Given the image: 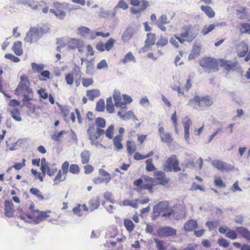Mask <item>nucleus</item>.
<instances>
[{
    "instance_id": "3c124183",
    "label": "nucleus",
    "mask_w": 250,
    "mask_h": 250,
    "mask_svg": "<svg viewBox=\"0 0 250 250\" xmlns=\"http://www.w3.org/2000/svg\"><path fill=\"white\" fill-rule=\"evenodd\" d=\"M80 170V167L77 164H72L70 166L69 171L74 174H78Z\"/></svg>"
},
{
    "instance_id": "79ce46f5",
    "label": "nucleus",
    "mask_w": 250,
    "mask_h": 250,
    "mask_svg": "<svg viewBox=\"0 0 250 250\" xmlns=\"http://www.w3.org/2000/svg\"><path fill=\"white\" fill-rule=\"evenodd\" d=\"M95 124L97 127L104 128L106 125L105 120L102 117H98L95 119Z\"/></svg>"
},
{
    "instance_id": "774afa93",
    "label": "nucleus",
    "mask_w": 250,
    "mask_h": 250,
    "mask_svg": "<svg viewBox=\"0 0 250 250\" xmlns=\"http://www.w3.org/2000/svg\"><path fill=\"white\" fill-rule=\"evenodd\" d=\"M218 244L220 246L223 247L224 248H227L229 243L228 241L224 238H220L218 240Z\"/></svg>"
},
{
    "instance_id": "6ab92c4d",
    "label": "nucleus",
    "mask_w": 250,
    "mask_h": 250,
    "mask_svg": "<svg viewBox=\"0 0 250 250\" xmlns=\"http://www.w3.org/2000/svg\"><path fill=\"white\" fill-rule=\"evenodd\" d=\"M89 209L90 211H93L97 209L100 206V202L99 197L96 196L93 197L89 202Z\"/></svg>"
},
{
    "instance_id": "2eb2a0df",
    "label": "nucleus",
    "mask_w": 250,
    "mask_h": 250,
    "mask_svg": "<svg viewBox=\"0 0 250 250\" xmlns=\"http://www.w3.org/2000/svg\"><path fill=\"white\" fill-rule=\"evenodd\" d=\"M198 227V223L194 220H189L185 222L184 225V229L186 231H191L196 229Z\"/></svg>"
},
{
    "instance_id": "864d4df0",
    "label": "nucleus",
    "mask_w": 250,
    "mask_h": 250,
    "mask_svg": "<svg viewBox=\"0 0 250 250\" xmlns=\"http://www.w3.org/2000/svg\"><path fill=\"white\" fill-rule=\"evenodd\" d=\"M78 34H80L82 36H84L85 34L88 33L90 32L89 28L84 27L81 26L78 29Z\"/></svg>"
},
{
    "instance_id": "4468645a",
    "label": "nucleus",
    "mask_w": 250,
    "mask_h": 250,
    "mask_svg": "<svg viewBox=\"0 0 250 250\" xmlns=\"http://www.w3.org/2000/svg\"><path fill=\"white\" fill-rule=\"evenodd\" d=\"M155 178L159 181V184L162 185H165L167 184L168 181L166 178V174L162 171H156L154 173Z\"/></svg>"
},
{
    "instance_id": "393cba45",
    "label": "nucleus",
    "mask_w": 250,
    "mask_h": 250,
    "mask_svg": "<svg viewBox=\"0 0 250 250\" xmlns=\"http://www.w3.org/2000/svg\"><path fill=\"white\" fill-rule=\"evenodd\" d=\"M191 124V122L189 119H188L186 122L184 123V137L187 142H188L189 138V128L190 125Z\"/></svg>"
},
{
    "instance_id": "ea45409f",
    "label": "nucleus",
    "mask_w": 250,
    "mask_h": 250,
    "mask_svg": "<svg viewBox=\"0 0 250 250\" xmlns=\"http://www.w3.org/2000/svg\"><path fill=\"white\" fill-rule=\"evenodd\" d=\"M215 26L216 25L214 24H211L208 26L205 25L201 31V33L203 35H206L208 33L212 31L215 28Z\"/></svg>"
},
{
    "instance_id": "4d7b16f0",
    "label": "nucleus",
    "mask_w": 250,
    "mask_h": 250,
    "mask_svg": "<svg viewBox=\"0 0 250 250\" xmlns=\"http://www.w3.org/2000/svg\"><path fill=\"white\" fill-rule=\"evenodd\" d=\"M133 113V111L129 110L125 113L123 114V116L121 117V119L125 121L131 119L132 118Z\"/></svg>"
},
{
    "instance_id": "5701e85b",
    "label": "nucleus",
    "mask_w": 250,
    "mask_h": 250,
    "mask_svg": "<svg viewBox=\"0 0 250 250\" xmlns=\"http://www.w3.org/2000/svg\"><path fill=\"white\" fill-rule=\"evenodd\" d=\"M248 51V46L246 43H242L237 50L238 56L239 57H243L246 56Z\"/></svg>"
},
{
    "instance_id": "473e14b6",
    "label": "nucleus",
    "mask_w": 250,
    "mask_h": 250,
    "mask_svg": "<svg viewBox=\"0 0 250 250\" xmlns=\"http://www.w3.org/2000/svg\"><path fill=\"white\" fill-rule=\"evenodd\" d=\"M99 173L101 177H104L105 180V184H107L111 179L110 174L103 168H100Z\"/></svg>"
},
{
    "instance_id": "58836bf2",
    "label": "nucleus",
    "mask_w": 250,
    "mask_h": 250,
    "mask_svg": "<svg viewBox=\"0 0 250 250\" xmlns=\"http://www.w3.org/2000/svg\"><path fill=\"white\" fill-rule=\"evenodd\" d=\"M31 67L34 71L39 73L44 69V66L42 63L38 64L35 62H32L31 63Z\"/></svg>"
},
{
    "instance_id": "5fc2aeb1",
    "label": "nucleus",
    "mask_w": 250,
    "mask_h": 250,
    "mask_svg": "<svg viewBox=\"0 0 250 250\" xmlns=\"http://www.w3.org/2000/svg\"><path fill=\"white\" fill-rule=\"evenodd\" d=\"M217 221H207L206 225L208 227L209 231L212 230L218 225Z\"/></svg>"
},
{
    "instance_id": "09e8293b",
    "label": "nucleus",
    "mask_w": 250,
    "mask_h": 250,
    "mask_svg": "<svg viewBox=\"0 0 250 250\" xmlns=\"http://www.w3.org/2000/svg\"><path fill=\"white\" fill-rule=\"evenodd\" d=\"M50 12L54 14L55 16L60 20H63L65 17V13L64 11L57 12L54 9H50Z\"/></svg>"
},
{
    "instance_id": "c9c22d12",
    "label": "nucleus",
    "mask_w": 250,
    "mask_h": 250,
    "mask_svg": "<svg viewBox=\"0 0 250 250\" xmlns=\"http://www.w3.org/2000/svg\"><path fill=\"white\" fill-rule=\"evenodd\" d=\"M161 138V141L163 143H171L173 139L169 133L166 132L162 135L160 136Z\"/></svg>"
},
{
    "instance_id": "49530a36",
    "label": "nucleus",
    "mask_w": 250,
    "mask_h": 250,
    "mask_svg": "<svg viewBox=\"0 0 250 250\" xmlns=\"http://www.w3.org/2000/svg\"><path fill=\"white\" fill-rule=\"evenodd\" d=\"M240 31L242 33H247L250 35V24L249 23H243L241 25Z\"/></svg>"
},
{
    "instance_id": "a19ab883",
    "label": "nucleus",
    "mask_w": 250,
    "mask_h": 250,
    "mask_svg": "<svg viewBox=\"0 0 250 250\" xmlns=\"http://www.w3.org/2000/svg\"><path fill=\"white\" fill-rule=\"evenodd\" d=\"M146 169L147 171H153L156 169L155 167L153 164V160L152 159H148L146 160Z\"/></svg>"
},
{
    "instance_id": "ddd939ff",
    "label": "nucleus",
    "mask_w": 250,
    "mask_h": 250,
    "mask_svg": "<svg viewBox=\"0 0 250 250\" xmlns=\"http://www.w3.org/2000/svg\"><path fill=\"white\" fill-rule=\"evenodd\" d=\"M5 215L8 217H12L14 215V205L11 201L6 200L4 205Z\"/></svg>"
},
{
    "instance_id": "052dcab7",
    "label": "nucleus",
    "mask_w": 250,
    "mask_h": 250,
    "mask_svg": "<svg viewBox=\"0 0 250 250\" xmlns=\"http://www.w3.org/2000/svg\"><path fill=\"white\" fill-rule=\"evenodd\" d=\"M69 164L68 161H65L62 166V172L63 175H66L68 172Z\"/></svg>"
},
{
    "instance_id": "1a4fd4ad",
    "label": "nucleus",
    "mask_w": 250,
    "mask_h": 250,
    "mask_svg": "<svg viewBox=\"0 0 250 250\" xmlns=\"http://www.w3.org/2000/svg\"><path fill=\"white\" fill-rule=\"evenodd\" d=\"M157 232L160 237L173 236L176 234V230L170 227H162L158 229Z\"/></svg>"
},
{
    "instance_id": "aec40b11",
    "label": "nucleus",
    "mask_w": 250,
    "mask_h": 250,
    "mask_svg": "<svg viewBox=\"0 0 250 250\" xmlns=\"http://www.w3.org/2000/svg\"><path fill=\"white\" fill-rule=\"evenodd\" d=\"M38 212L39 213V214L34 219V221L36 224L40 223L42 220L44 219V218L49 217V215H48V214H49L51 212V211L49 210L42 211H40L39 210V212Z\"/></svg>"
},
{
    "instance_id": "9b49d317",
    "label": "nucleus",
    "mask_w": 250,
    "mask_h": 250,
    "mask_svg": "<svg viewBox=\"0 0 250 250\" xmlns=\"http://www.w3.org/2000/svg\"><path fill=\"white\" fill-rule=\"evenodd\" d=\"M168 203L167 201L161 202L154 206L153 209V217H157L163 210L167 209Z\"/></svg>"
},
{
    "instance_id": "a211bd4d",
    "label": "nucleus",
    "mask_w": 250,
    "mask_h": 250,
    "mask_svg": "<svg viewBox=\"0 0 250 250\" xmlns=\"http://www.w3.org/2000/svg\"><path fill=\"white\" fill-rule=\"evenodd\" d=\"M237 232L246 240L250 241V231L243 227H239L236 228Z\"/></svg>"
},
{
    "instance_id": "37998d69",
    "label": "nucleus",
    "mask_w": 250,
    "mask_h": 250,
    "mask_svg": "<svg viewBox=\"0 0 250 250\" xmlns=\"http://www.w3.org/2000/svg\"><path fill=\"white\" fill-rule=\"evenodd\" d=\"M104 100L101 99L97 102L96 104V110L98 112H102L104 110Z\"/></svg>"
},
{
    "instance_id": "0eeeda50",
    "label": "nucleus",
    "mask_w": 250,
    "mask_h": 250,
    "mask_svg": "<svg viewBox=\"0 0 250 250\" xmlns=\"http://www.w3.org/2000/svg\"><path fill=\"white\" fill-rule=\"evenodd\" d=\"M138 29L135 25H129L126 27L125 30L123 32L122 36V40L124 42H128L133 36V35L138 32Z\"/></svg>"
},
{
    "instance_id": "7c9ffc66",
    "label": "nucleus",
    "mask_w": 250,
    "mask_h": 250,
    "mask_svg": "<svg viewBox=\"0 0 250 250\" xmlns=\"http://www.w3.org/2000/svg\"><path fill=\"white\" fill-rule=\"evenodd\" d=\"M200 51V48L197 45H194L191 53L189 55L188 59L189 60L194 59L198 57L199 55V52Z\"/></svg>"
},
{
    "instance_id": "f704fd0d",
    "label": "nucleus",
    "mask_w": 250,
    "mask_h": 250,
    "mask_svg": "<svg viewBox=\"0 0 250 250\" xmlns=\"http://www.w3.org/2000/svg\"><path fill=\"white\" fill-rule=\"evenodd\" d=\"M69 4L67 3H60L59 2H54V6L57 12L63 11L64 9L68 8Z\"/></svg>"
},
{
    "instance_id": "603ef678",
    "label": "nucleus",
    "mask_w": 250,
    "mask_h": 250,
    "mask_svg": "<svg viewBox=\"0 0 250 250\" xmlns=\"http://www.w3.org/2000/svg\"><path fill=\"white\" fill-rule=\"evenodd\" d=\"M226 236L231 240H235L237 238V235L234 230L229 229L226 233Z\"/></svg>"
},
{
    "instance_id": "69168bd1",
    "label": "nucleus",
    "mask_w": 250,
    "mask_h": 250,
    "mask_svg": "<svg viewBox=\"0 0 250 250\" xmlns=\"http://www.w3.org/2000/svg\"><path fill=\"white\" fill-rule=\"evenodd\" d=\"M156 22L163 23V24H167L169 22V21L167 19V17L166 15H162L159 18L158 20L156 21Z\"/></svg>"
},
{
    "instance_id": "c85d7f7f",
    "label": "nucleus",
    "mask_w": 250,
    "mask_h": 250,
    "mask_svg": "<svg viewBox=\"0 0 250 250\" xmlns=\"http://www.w3.org/2000/svg\"><path fill=\"white\" fill-rule=\"evenodd\" d=\"M122 136L121 135H116L113 139V144L117 150H120L123 148V146L121 144Z\"/></svg>"
},
{
    "instance_id": "9d476101",
    "label": "nucleus",
    "mask_w": 250,
    "mask_h": 250,
    "mask_svg": "<svg viewBox=\"0 0 250 250\" xmlns=\"http://www.w3.org/2000/svg\"><path fill=\"white\" fill-rule=\"evenodd\" d=\"M212 166L221 171H229L232 169L231 165L220 160H213L212 162Z\"/></svg>"
},
{
    "instance_id": "f8f14e48",
    "label": "nucleus",
    "mask_w": 250,
    "mask_h": 250,
    "mask_svg": "<svg viewBox=\"0 0 250 250\" xmlns=\"http://www.w3.org/2000/svg\"><path fill=\"white\" fill-rule=\"evenodd\" d=\"M237 63V61L232 62L222 60L220 62V66L223 67L226 71H230L235 69Z\"/></svg>"
},
{
    "instance_id": "cd10ccee",
    "label": "nucleus",
    "mask_w": 250,
    "mask_h": 250,
    "mask_svg": "<svg viewBox=\"0 0 250 250\" xmlns=\"http://www.w3.org/2000/svg\"><path fill=\"white\" fill-rule=\"evenodd\" d=\"M100 92L98 89L89 90L86 91V96L90 100L93 101L95 98L100 96Z\"/></svg>"
},
{
    "instance_id": "13d9d810",
    "label": "nucleus",
    "mask_w": 250,
    "mask_h": 250,
    "mask_svg": "<svg viewBox=\"0 0 250 250\" xmlns=\"http://www.w3.org/2000/svg\"><path fill=\"white\" fill-rule=\"evenodd\" d=\"M6 59H9L15 62H20V59L18 57L14 56L12 54H6L4 56Z\"/></svg>"
},
{
    "instance_id": "e433bc0d",
    "label": "nucleus",
    "mask_w": 250,
    "mask_h": 250,
    "mask_svg": "<svg viewBox=\"0 0 250 250\" xmlns=\"http://www.w3.org/2000/svg\"><path fill=\"white\" fill-rule=\"evenodd\" d=\"M106 110L109 113L113 112L114 106L113 104L112 99L111 97L106 99Z\"/></svg>"
},
{
    "instance_id": "423d86ee",
    "label": "nucleus",
    "mask_w": 250,
    "mask_h": 250,
    "mask_svg": "<svg viewBox=\"0 0 250 250\" xmlns=\"http://www.w3.org/2000/svg\"><path fill=\"white\" fill-rule=\"evenodd\" d=\"M193 103H195L199 106H202L203 104L206 106H209L212 104L213 101L208 96L200 97L196 95L188 101V104Z\"/></svg>"
},
{
    "instance_id": "4c0bfd02",
    "label": "nucleus",
    "mask_w": 250,
    "mask_h": 250,
    "mask_svg": "<svg viewBox=\"0 0 250 250\" xmlns=\"http://www.w3.org/2000/svg\"><path fill=\"white\" fill-rule=\"evenodd\" d=\"M124 224L127 230L129 232H131L134 229L135 226L133 223L129 219H125Z\"/></svg>"
},
{
    "instance_id": "a18cd8bd",
    "label": "nucleus",
    "mask_w": 250,
    "mask_h": 250,
    "mask_svg": "<svg viewBox=\"0 0 250 250\" xmlns=\"http://www.w3.org/2000/svg\"><path fill=\"white\" fill-rule=\"evenodd\" d=\"M154 241L158 250H166V248L164 245V241L159 240L158 238H154Z\"/></svg>"
},
{
    "instance_id": "de8ad7c7",
    "label": "nucleus",
    "mask_w": 250,
    "mask_h": 250,
    "mask_svg": "<svg viewBox=\"0 0 250 250\" xmlns=\"http://www.w3.org/2000/svg\"><path fill=\"white\" fill-rule=\"evenodd\" d=\"M30 192L35 195L40 199L41 200L44 199V197L41 194V191L37 188H32L30 189Z\"/></svg>"
},
{
    "instance_id": "2f4dec72",
    "label": "nucleus",
    "mask_w": 250,
    "mask_h": 250,
    "mask_svg": "<svg viewBox=\"0 0 250 250\" xmlns=\"http://www.w3.org/2000/svg\"><path fill=\"white\" fill-rule=\"evenodd\" d=\"M62 172L61 170H59L57 174L54 179L53 185H57L60 182L65 181L66 179V176H62Z\"/></svg>"
},
{
    "instance_id": "bf43d9fd",
    "label": "nucleus",
    "mask_w": 250,
    "mask_h": 250,
    "mask_svg": "<svg viewBox=\"0 0 250 250\" xmlns=\"http://www.w3.org/2000/svg\"><path fill=\"white\" fill-rule=\"evenodd\" d=\"M82 84L83 86L87 87L93 83V80L92 78H83L82 80Z\"/></svg>"
},
{
    "instance_id": "7ed1b4c3",
    "label": "nucleus",
    "mask_w": 250,
    "mask_h": 250,
    "mask_svg": "<svg viewBox=\"0 0 250 250\" xmlns=\"http://www.w3.org/2000/svg\"><path fill=\"white\" fill-rule=\"evenodd\" d=\"M200 65L208 73L215 72L218 70L216 60L212 58H205L200 61Z\"/></svg>"
},
{
    "instance_id": "8fccbe9b",
    "label": "nucleus",
    "mask_w": 250,
    "mask_h": 250,
    "mask_svg": "<svg viewBox=\"0 0 250 250\" xmlns=\"http://www.w3.org/2000/svg\"><path fill=\"white\" fill-rule=\"evenodd\" d=\"M115 40L113 38H110L104 44V47L106 50L109 51L113 47Z\"/></svg>"
},
{
    "instance_id": "4be33fe9",
    "label": "nucleus",
    "mask_w": 250,
    "mask_h": 250,
    "mask_svg": "<svg viewBox=\"0 0 250 250\" xmlns=\"http://www.w3.org/2000/svg\"><path fill=\"white\" fill-rule=\"evenodd\" d=\"M147 39L145 41V47L154 44L156 35L154 33H148L146 34Z\"/></svg>"
},
{
    "instance_id": "72a5a7b5",
    "label": "nucleus",
    "mask_w": 250,
    "mask_h": 250,
    "mask_svg": "<svg viewBox=\"0 0 250 250\" xmlns=\"http://www.w3.org/2000/svg\"><path fill=\"white\" fill-rule=\"evenodd\" d=\"M136 62V59L135 57L133 55L131 52H128L124 57V59L122 60L123 63L125 64L129 62Z\"/></svg>"
},
{
    "instance_id": "680f3d73",
    "label": "nucleus",
    "mask_w": 250,
    "mask_h": 250,
    "mask_svg": "<svg viewBox=\"0 0 250 250\" xmlns=\"http://www.w3.org/2000/svg\"><path fill=\"white\" fill-rule=\"evenodd\" d=\"M65 133V131L62 130L57 133H55L51 136V139L55 141H59L60 137Z\"/></svg>"
},
{
    "instance_id": "c756f323",
    "label": "nucleus",
    "mask_w": 250,
    "mask_h": 250,
    "mask_svg": "<svg viewBox=\"0 0 250 250\" xmlns=\"http://www.w3.org/2000/svg\"><path fill=\"white\" fill-rule=\"evenodd\" d=\"M201 9L208 16L209 18H212L215 16V12L212 9L211 7L208 6H201Z\"/></svg>"
},
{
    "instance_id": "412c9836",
    "label": "nucleus",
    "mask_w": 250,
    "mask_h": 250,
    "mask_svg": "<svg viewBox=\"0 0 250 250\" xmlns=\"http://www.w3.org/2000/svg\"><path fill=\"white\" fill-rule=\"evenodd\" d=\"M21 41H17L14 43L12 47V50L17 56H21L23 53Z\"/></svg>"
},
{
    "instance_id": "f257e3e1",
    "label": "nucleus",
    "mask_w": 250,
    "mask_h": 250,
    "mask_svg": "<svg viewBox=\"0 0 250 250\" xmlns=\"http://www.w3.org/2000/svg\"><path fill=\"white\" fill-rule=\"evenodd\" d=\"M49 28L42 27H33L26 33L24 40L30 43L37 42L43 35L46 34Z\"/></svg>"
},
{
    "instance_id": "338daca9",
    "label": "nucleus",
    "mask_w": 250,
    "mask_h": 250,
    "mask_svg": "<svg viewBox=\"0 0 250 250\" xmlns=\"http://www.w3.org/2000/svg\"><path fill=\"white\" fill-rule=\"evenodd\" d=\"M65 79L66 82V83L69 85H71L73 83L74 81V77L73 74H67L65 75Z\"/></svg>"
},
{
    "instance_id": "6e6552de",
    "label": "nucleus",
    "mask_w": 250,
    "mask_h": 250,
    "mask_svg": "<svg viewBox=\"0 0 250 250\" xmlns=\"http://www.w3.org/2000/svg\"><path fill=\"white\" fill-rule=\"evenodd\" d=\"M83 46V41L81 39L71 38L68 41L67 48L69 50L77 49L79 52H82Z\"/></svg>"
},
{
    "instance_id": "f03ea898",
    "label": "nucleus",
    "mask_w": 250,
    "mask_h": 250,
    "mask_svg": "<svg viewBox=\"0 0 250 250\" xmlns=\"http://www.w3.org/2000/svg\"><path fill=\"white\" fill-rule=\"evenodd\" d=\"M21 81L19 83L15 91L19 94H31L33 91L30 88V82L27 76L22 75L20 77Z\"/></svg>"
},
{
    "instance_id": "c03bdc74",
    "label": "nucleus",
    "mask_w": 250,
    "mask_h": 250,
    "mask_svg": "<svg viewBox=\"0 0 250 250\" xmlns=\"http://www.w3.org/2000/svg\"><path fill=\"white\" fill-rule=\"evenodd\" d=\"M114 131V126L113 125H111L105 131L106 137L109 139H112Z\"/></svg>"
},
{
    "instance_id": "20e7f679",
    "label": "nucleus",
    "mask_w": 250,
    "mask_h": 250,
    "mask_svg": "<svg viewBox=\"0 0 250 250\" xmlns=\"http://www.w3.org/2000/svg\"><path fill=\"white\" fill-rule=\"evenodd\" d=\"M179 162L175 155H172L167 159L164 166V170L167 172H171L173 170L177 172L181 170L179 166Z\"/></svg>"
},
{
    "instance_id": "b1692460",
    "label": "nucleus",
    "mask_w": 250,
    "mask_h": 250,
    "mask_svg": "<svg viewBox=\"0 0 250 250\" xmlns=\"http://www.w3.org/2000/svg\"><path fill=\"white\" fill-rule=\"evenodd\" d=\"M90 155V152L87 150H84L81 152L80 156L83 164H87L89 163Z\"/></svg>"
},
{
    "instance_id": "dca6fc26",
    "label": "nucleus",
    "mask_w": 250,
    "mask_h": 250,
    "mask_svg": "<svg viewBox=\"0 0 250 250\" xmlns=\"http://www.w3.org/2000/svg\"><path fill=\"white\" fill-rule=\"evenodd\" d=\"M128 8L127 4L123 0H120L118 2L117 4L113 9L111 17L114 18L116 16L117 10L118 8H121L123 10H126Z\"/></svg>"
},
{
    "instance_id": "6e6d98bb",
    "label": "nucleus",
    "mask_w": 250,
    "mask_h": 250,
    "mask_svg": "<svg viewBox=\"0 0 250 250\" xmlns=\"http://www.w3.org/2000/svg\"><path fill=\"white\" fill-rule=\"evenodd\" d=\"M214 184L216 186L219 188H224L226 187L225 184L223 182L222 180L220 177L215 178Z\"/></svg>"
},
{
    "instance_id": "0e129e2a",
    "label": "nucleus",
    "mask_w": 250,
    "mask_h": 250,
    "mask_svg": "<svg viewBox=\"0 0 250 250\" xmlns=\"http://www.w3.org/2000/svg\"><path fill=\"white\" fill-rule=\"evenodd\" d=\"M168 43V40L167 38L161 37L157 42V45L164 46Z\"/></svg>"
},
{
    "instance_id": "e2e57ef3",
    "label": "nucleus",
    "mask_w": 250,
    "mask_h": 250,
    "mask_svg": "<svg viewBox=\"0 0 250 250\" xmlns=\"http://www.w3.org/2000/svg\"><path fill=\"white\" fill-rule=\"evenodd\" d=\"M73 212L78 216H83V213H82L81 205L78 204L77 207L74 208H73Z\"/></svg>"
},
{
    "instance_id": "bb28decb",
    "label": "nucleus",
    "mask_w": 250,
    "mask_h": 250,
    "mask_svg": "<svg viewBox=\"0 0 250 250\" xmlns=\"http://www.w3.org/2000/svg\"><path fill=\"white\" fill-rule=\"evenodd\" d=\"M24 6L32 9V10H39L40 9V5L38 1H36L34 0H27Z\"/></svg>"
},
{
    "instance_id": "39448f33",
    "label": "nucleus",
    "mask_w": 250,
    "mask_h": 250,
    "mask_svg": "<svg viewBox=\"0 0 250 250\" xmlns=\"http://www.w3.org/2000/svg\"><path fill=\"white\" fill-rule=\"evenodd\" d=\"M184 212L182 208L180 206L177 205L174 206L172 209H168L166 213L162 214V217H169L170 215H172L173 218L176 219H179L182 218L184 216Z\"/></svg>"
},
{
    "instance_id": "a878e982",
    "label": "nucleus",
    "mask_w": 250,
    "mask_h": 250,
    "mask_svg": "<svg viewBox=\"0 0 250 250\" xmlns=\"http://www.w3.org/2000/svg\"><path fill=\"white\" fill-rule=\"evenodd\" d=\"M152 185L150 184H142L140 188H137L135 190L139 194H143V191L148 189L150 193H152Z\"/></svg>"
},
{
    "instance_id": "f3484780",
    "label": "nucleus",
    "mask_w": 250,
    "mask_h": 250,
    "mask_svg": "<svg viewBox=\"0 0 250 250\" xmlns=\"http://www.w3.org/2000/svg\"><path fill=\"white\" fill-rule=\"evenodd\" d=\"M190 28V26H185L183 28V29L184 30V32L180 34V37L182 38L189 37V39L188 40V42L192 41V40L196 37L197 34V33H196L195 34L189 36Z\"/></svg>"
}]
</instances>
